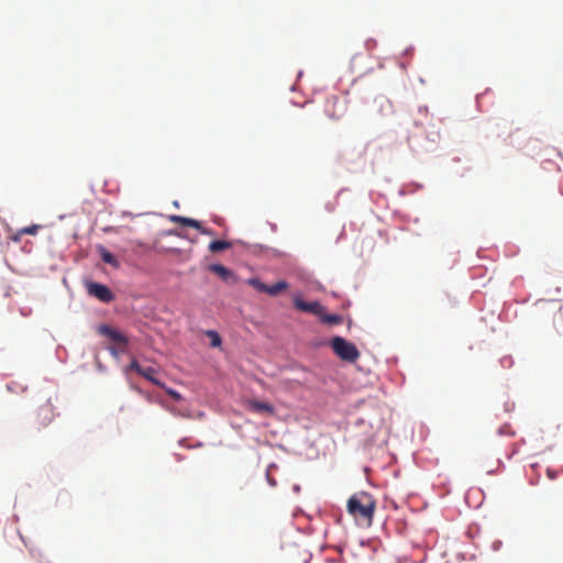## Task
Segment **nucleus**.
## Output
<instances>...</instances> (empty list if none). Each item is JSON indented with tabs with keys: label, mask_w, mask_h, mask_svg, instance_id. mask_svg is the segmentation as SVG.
<instances>
[{
	"label": "nucleus",
	"mask_w": 563,
	"mask_h": 563,
	"mask_svg": "<svg viewBox=\"0 0 563 563\" xmlns=\"http://www.w3.org/2000/svg\"><path fill=\"white\" fill-rule=\"evenodd\" d=\"M346 509L358 526L371 527L376 510V500L371 494L358 492L349 498Z\"/></svg>",
	"instance_id": "f257e3e1"
},
{
	"label": "nucleus",
	"mask_w": 563,
	"mask_h": 563,
	"mask_svg": "<svg viewBox=\"0 0 563 563\" xmlns=\"http://www.w3.org/2000/svg\"><path fill=\"white\" fill-rule=\"evenodd\" d=\"M334 353L343 361L355 362L360 357L356 346L341 336H335L331 341Z\"/></svg>",
	"instance_id": "f03ea898"
},
{
	"label": "nucleus",
	"mask_w": 563,
	"mask_h": 563,
	"mask_svg": "<svg viewBox=\"0 0 563 563\" xmlns=\"http://www.w3.org/2000/svg\"><path fill=\"white\" fill-rule=\"evenodd\" d=\"M54 417H55V408H54L53 404L49 400H47L37 410V413H36L37 428L41 429V428L47 427L54 420Z\"/></svg>",
	"instance_id": "7ed1b4c3"
},
{
	"label": "nucleus",
	"mask_w": 563,
	"mask_h": 563,
	"mask_svg": "<svg viewBox=\"0 0 563 563\" xmlns=\"http://www.w3.org/2000/svg\"><path fill=\"white\" fill-rule=\"evenodd\" d=\"M88 294L96 297L101 302L108 303L114 299L112 291L106 285L99 283H90L87 286Z\"/></svg>",
	"instance_id": "20e7f679"
},
{
	"label": "nucleus",
	"mask_w": 563,
	"mask_h": 563,
	"mask_svg": "<svg viewBox=\"0 0 563 563\" xmlns=\"http://www.w3.org/2000/svg\"><path fill=\"white\" fill-rule=\"evenodd\" d=\"M294 307L300 311L318 316L319 318L322 314V310H324V307L318 301L307 302L299 296L294 298Z\"/></svg>",
	"instance_id": "39448f33"
},
{
	"label": "nucleus",
	"mask_w": 563,
	"mask_h": 563,
	"mask_svg": "<svg viewBox=\"0 0 563 563\" xmlns=\"http://www.w3.org/2000/svg\"><path fill=\"white\" fill-rule=\"evenodd\" d=\"M208 269L228 284L233 285L238 280L235 274L222 264H210Z\"/></svg>",
	"instance_id": "423d86ee"
},
{
	"label": "nucleus",
	"mask_w": 563,
	"mask_h": 563,
	"mask_svg": "<svg viewBox=\"0 0 563 563\" xmlns=\"http://www.w3.org/2000/svg\"><path fill=\"white\" fill-rule=\"evenodd\" d=\"M247 407L250 410L255 411V412H265L268 415L274 413V407L268 402H263L260 400H250L247 402Z\"/></svg>",
	"instance_id": "0eeeda50"
},
{
	"label": "nucleus",
	"mask_w": 563,
	"mask_h": 563,
	"mask_svg": "<svg viewBox=\"0 0 563 563\" xmlns=\"http://www.w3.org/2000/svg\"><path fill=\"white\" fill-rule=\"evenodd\" d=\"M101 332L103 334L108 335L113 342H115L118 344H122V345L128 344L126 338L122 333L111 329L110 327L103 325L101 328Z\"/></svg>",
	"instance_id": "6e6552de"
},
{
	"label": "nucleus",
	"mask_w": 563,
	"mask_h": 563,
	"mask_svg": "<svg viewBox=\"0 0 563 563\" xmlns=\"http://www.w3.org/2000/svg\"><path fill=\"white\" fill-rule=\"evenodd\" d=\"M320 320L327 324H340L343 321V318L336 313H325V309L322 310V314L320 316Z\"/></svg>",
	"instance_id": "1a4fd4ad"
},
{
	"label": "nucleus",
	"mask_w": 563,
	"mask_h": 563,
	"mask_svg": "<svg viewBox=\"0 0 563 563\" xmlns=\"http://www.w3.org/2000/svg\"><path fill=\"white\" fill-rule=\"evenodd\" d=\"M100 257L101 260L106 263V264H109L113 267H119V262L118 260L115 258V256L109 252L107 249L104 247H101L100 249Z\"/></svg>",
	"instance_id": "9d476101"
},
{
	"label": "nucleus",
	"mask_w": 563,
	"mask_h": 563,
	"mask_svg": "<svg viewBox=\"0 0 563 563\" xmlns=\"http://www.w3.org/2000/svg\"><path fill=\"white\" fill-rule=\"evenodd\" d=\"M230 247H231L230 242L221 241V240L212 241L208 246L209 251L212 253H218V252L228 250Z\"/></svg>",
	"instance_id": "9b49d317"
},
{
	"label": "nucleus",
	"mask_w": 563,
	"mask_h": 563,
	"mask_svg": "<svg viewBox=\"0 0 563 563\" xmlns=\"http://www.w3.org/2000/svg\"><path fill=\"white\" fill-rule=\"evenodd\" d=\"M288 288V284L284 280H280L274 285L267 286L266 294L271 296H277L279 292L286 290Z\"/></svg>",
	"instance_id": "f8f14e48"
},
{
	"label": "nucleus",
	"mask_w": 563,
	"mask_h": 563,
	"mask_svg": "<svg viewBox=\"0 0 563 563\" xmlns=\"http://www.w3.org/2000/svg\"><path fill=\"white\" fill-rule=\"evenodd\" d=\"M156 371L153 367H142L140 375L152 382L155 385H159V382L155 378Z\"/></svg>",
	"instance_id": "ddd939ff"
},
{
	"label": "nucleus",
	"mask_w": 563,
	"mask_h": 563,
	"mask_svg": "<svg viewBox=\"0 0 563 563\" xmlns=\"http://www.w3.org/2000/svg\"><path fill=\"white\" fill-rule=\"evenodd\" d=\"M206 335H207V336H209V338L211 339L210 345H211L212 347H219V346L221 345L222 340H221V338H220V335L218 334V332H217V331H214V330H208V331L206 332Z\"/></svg>",
	"instance_id": "4468645a"
},
{
	"label": "nucleus",
	"mask_w": 563,
	"mask_h": 563,
	"mask_svg": "<svg viewBox=\"0 0 563 563\" xmlns=\"http://www.w3.org/2000/svg\"><path fill=\"white\" fill-rule=\"evenodd\" d=\"M251 286H253L257 291L265 292L267 291V285L262 283L258 278H251L247 282Z\"/></svg>",
	"instance_id": "2eb2a0df"
},
{
	"label": "nucleus",
	"mask_w": 563,
	"mask_h": 563,
	"mask_svg": "<svg viewBox=\"0 0 563 563\" xmlns=\"http://www.w3.org/2000/svg\"><path fill=\"white\" fill-rule=\"evenodd\" d=\"M38 228H40V225L33 224V225H30V227L22 228L19 233L20 234L34 235V234L37 233Z\"/></svg>",
	"instance_id": "dca6fc26"
},
{
	"label": "nucleus",
	"mask_w": 563,
	"mask_h": 563,
	"mask_svg": "<svg viewBox=\"0 0 563 563\" xmlns=\"http://www.w3.org/2000/svg\"><path fill=\"white\" fill-rule=\"evenodd\" d=\"M188 219L189 218H186V217H183V216H172L170 217V221L174 222V223H177V224H180L183 227H187L188 224Z\"/></svg>",
	"instance_id": "f3484780"
},
{
	"label": "nucleus",
	"mask_w": 563,
	"mask_h": 563,
	"mask_svg": "<svg viewBox=\"0 0 563 563\" xmlns=\"http://www.w3.org/2000/svg\"><path fill=\"white\" fill-rule=\"evenodd\" d=\"M187 227L194 228V229L198 230L199 232L202 230L201 223L198 220H195L191 218L188 219Z\"/></svg>",
	"instance_id": "a211bd4d"
},
{
	"label": "nucleus",
	"mask_w": 563,
	"mask_h": 563,
	"mask_svg": "<svg viewBox=\"0 0 563 563\" xmlns=\"http://www.w3.org/2000/svg\"><path fill=\"white\" fill-rule=\"evenodd\" d=\"M130 369L135 371L137 374H140L142 366L137 363L136 360H133L129 366Z\"/></svg>",
	"instance_id": "6ab92c4d"
},
{
	"label": "nucleus",
	"mask_w": 563,
	"mask_h": 563,
	"mask_svg": "<svg viewBox=\"0 0 563 563\" xmlns=\"http://www.w3.org/2000/svg\"><path fill=\"white\" fill-rule=\"evenodd\" d=\"M29 550H30V553H31V555L33 558H38V559L42 558V553H41V551L38 549L30 547Z\"/></svg>",
	"instance_id": "aec40b11"
},
{
	"label": "nucleus",
	"mask_w": 563,
	"mask_h": 563,
	"mask_svg": "<svg viewBox=\"0 0 563 563\" xmlns=\"http://www.w3.org/2000/svg\"><path fill=\"white\" fill-rule=\"evenodd\" d=\"M547 475L550 479H555L558 477V472L552 470V468H548L547 470Z\"/></svg>",
	"instance_id": "412c9836"
},
{
	"label": "nucleus",
	"mask_w": 563,
	"mask_h": 563,
	"mask_svg": "<svg viewBox=\"0 0 563 563\" xmlns=\"http://www.w3.org/2000/svg\"><path fill=\"white\" fill-rule=\"evenodd\" d=\"M200 233L203 235H213L214 234L213 230L203 228V227H202V230L200 231Z\"/></svg>",
	"instance_id": "4be33fe9"
},
{
	"label": "nucleus",
	"mask_w": 563,
	"mask_h": 563,
	"mask_svg": "<svg viewBox=\"0 0 563 563\" xmlns=\"http://www.w3.org/2000/svg\"><path fill=\"white\" fill-rule=\"evenodd\" d=\"M169 395L175 398V399H179L180 398V395L177 393V391H174V390H170L169 391Z\"/></svg>",
	"instance_id": "5701e85b"
}]
</instances>
